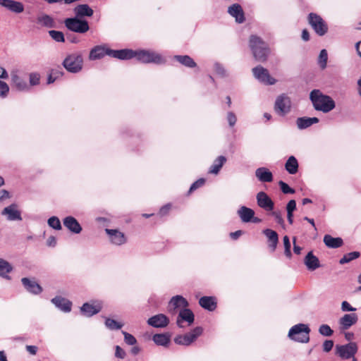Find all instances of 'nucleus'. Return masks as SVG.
I'll use <instances>...</instances> for the list:
<instances>
[{"mask_svg": "<svg viewBox=\"0 0 361 361\" xmlns=\"http://www.w3.org/2000/svg\"><path fill=\"white\" fill-rule=\"evenodd\" d=\"M360 256V253L359 252L355 251L352 252H349L345 254L339 261L341 264H344L345 263H348L353 259L358 258Z\"/></svg>", "mask_w": 361, "mask_h": 361, "instance_id": "79ce46f5", "label": "nucleus"}, {"mask_svg": "<svg viewBox=\"0 0 361 361\" xmlns=\"http://www.w3.org/2000/svg\"><path fill=\"white\" fill-rule=\"evenodd\" d=\"M111 54V57L121 59V60H128L135 57V51L129 49H124L120 50H113L110 51Z\"/></svg>", "mask_w": 361, "mask_h": 361, "instance_id": "393cba45", "label": "nucleus"}, {"mask_svg": "<svg viewBox=\"0 0 361 361\" xmlns=\"http://www.w3.org/2000/svg\"><path fill=\"white\" fill-rule=\"evenodd\" d=\"M188 305L187 300L180 295H176L173 297L169 302V306L173 307V309L178 307H186Z\"/></svg>", "mask_w": 361, "mask_h": 361, "instance_id": "58836bf2", "label": "nucleus"}, {"mask_svg": "<svg viewBox=\"0 0 361 361\" xmlns=\"http://www.w3.org/2000/svg\"><path fill=\"white\" fill-rule=\"evenodd\" d=\"M64 23L68 30L75 32L85 33L90 29L87 21L80 20L78 17L67 18Z\"/></svg>", "mask_w": 361, "mask_h": 361, "instance_id": "6e6552de", "label": "nucleus"}, {"mask_svg": "<svg viewBox=\"0 0 361 361\" xmlns=\"http://www.w3.org/2000/svg\"><path fill=\"white\" fill-rule=\"evenodd\" d=\"M305 264L309 270L314 271L320 267L319 259L313 255L312 252H309L304 259Z\"/></svg>", "mask_w": 361, "mask_h": 361, "instance_id": "cd10ccee", "label": "nucleus"}, {"mask_svg": "<svg viewBox=\"0 0 361 361\" xmlns=\"http://www.w3.org/2000/svg\"><path fill=\"white\" fill-rule=\"evenodd\" d=\"M105 325L110 330H118L123 326V324L109 318L106 319Z\"/></svg>", "mask_w": 361, "mask_h": 361, "instance_id": "a18cd8bd", "label": "nucleus"}, {"mask_svg": "<svg viewBox=\"0 0 361 361\" xmlns=\"http://www.w3.org/2000/svg\"><path fill=\"white\" fill-rule=\"evenodd\" d=\"M356 314H345L339 319L338 323L341 330H347L357 322Z\"/></svg>", "mask_w": 361, "mask_h": 361, "instance_id": "a211bd4d", "label": "nucleus"}, {"mask_svg": "<svg viewBox=\"0 0 361 361\" xmlns=\"http://www.w3.org/2000/svg\"><path fill=\"white\" fill-rule=\"evenodd\" d=\"M256 199L259 207L267 212L273 211L274 203L266 192L262 191L259 192L257 194Z\"/></svg>", "mask_w": 361, "mask_h": 361, "instance_id": "f8f14e48", "label": "nucleus"}, {"mask_svg": "<svg viewBox=\"0 0 361 361\" xmlns=\"http://www.w3.org/2000/svg\"><path fill=\"white\" fill-rule=\"evenodd\" d=\"M13 270L12 266L7 261L0 258V276L10 279L9 276L8 275Z\"/></svg>", "mask_w": 361, "mask_h": 361, "instance_id": "4c0bfd02", "label": "nucleus"}, {"mask_svg": "<svg viewBox=\"0 0 361 361\" xmlns=\"http://www.w3.org/2000/svg\"><path fill=\"white\" fill-rule=\"evenodd\" d=\"M170 209L171 204H166L165 206L162 207L159 210L160 215L164 216L167 214Z\"/></svg>", "mask_w": 361, "mask_h": 361, "instance_id": "338daca9", "label": "nucleus"}, {"mask_svg": "<svg viewBox=\"0 0 361 361\" xmlns=\"http://www.w3.org/2000/svg\"><path fill=\"white\" fill-rule=\"evenodd\" d=\"M324 244L330 248H338L342 246L343 242L341 238H334L330 235H325L324 237Z\"/></svg>", "mask_w": 361, "mask_h": 361, "instance_id": "473e14b6", "label": "nucleus"}, {"mask_svg": "<svg viewBox=\"0 0 361 361\" xmlns=\"http://www.w3.org/2000/svg\"><path fill=\"white\" fill-rule=\"evenodd\" d=\"M47 245L49 247H55L56 245V238L54 236H49L47 240Z\"/></svg>", "mask_w": 361, "mask_h": 361, "instance_id": "69168bd1", "label": "nucleus"}, {"mask_svg": "<svg viewBox=\"0 0 361 361\" xmlns=\"http://www.w3.org/2000/svg\"><path fill=\"white\" fill-rule=\"evenodd\" d=\"M174 59L179 62L183 66L188 68H195L197 64L194 61V60L188 55H176L174 56Z\"/></svg>", "mask_w": 361, "mask_h": 361, "instance_id": "f704fd0d", "label": "nucleus"}, {"mask_svg": "<svg viewBox=\"0 0 361 361\" xmlns=\"http://www.w3.org/2000/svg\"><path fill=\"white\" fill-rule=\"evenodd\" d=\"M319 122V118L317 117H300L296 120L297 127L300 130L305 129L314 123Z\"/></svg>", "mask_w": 361, "mask_h": 361, "instance_id": "c85d7f7f", "label": "nucleus"}, {"mask_svg": "<svg viewBox=\"0 0 361 361\" xmlns=\"http://www.w3.org/2000/svg\"><path fill=\"white\" fill-rule=\"evenodd\" d=\"M0 6L15 13H20L24 11L23 4L14 0H0Z\"/></svg>", "mask_w": 361, "mask_h": 361, "instance_id": "f3484780", "label": "nucleus"}, {"mask_svg": "<svg viewBox=\"0 0 361 361\" xmlns=\"http://www.w3.org/2000/svg\"><path fill=\"white\" fill-rule=\"evenodd\" d=\"M83 59L79 54H72L66 57L63 61V67L71 73H76L82 68Z\"/></svg>", "mask_w": 361, "mask_h": 361, "instance_id": "39448f33", "label": "nucleus"}, {"mask_svg": "<svg viewBox=\"0 0 361 361\" xmlns=\"http://www.w3.org/2000/svg\"><path fill=\"white\" fill-rule=\"evenodd\" d=\"M48 225L55 229V230H61V224L59 219L56 216H51L48 219Z\"/></svg>", "mask_w": 361, "mask_h": 361, "instance_id": "09e8293b", "label": "nucleus"}, {"mask_svg": "<svg viewBox=\"0 0 361 361\" xmlns=\"http://www.w3.org/2000/svg\"><path fill=\"white\" fill-rule=\"evenodd\" d=\"M310 99L315 110L329 113L332 111L336 103L329 95L323 94L319 90H313L310 94Z\"/></svg>", "mask_w": 361, "mask_h": 361, "instance_id": "f257e3e1", "label": "nucleus"}, {"mask_svg": "<svg viewBox=\"0 0 361 361\" xmlns=\"http://www.w3.org/2000/svg\"><path fill=\"white\" fill-rule=\"evenodd\" d=\"M51 302L60 310L64 312L71 311L72 302L61 296H56L51 300Z\"/></svg>", "mask_w": 361, "mask_h": 361, "instance_id": "5701e85b", "label": "nucleus"}, {"mask_svg": "<svg viewBox=\"0 0 361 361\" xmlns=\"http://www.w3.org/2000/svg\"><path fill=\"white\" fill-rule=\"evenodd\" d=\"M334 347V341L331 340H326L323 343V350L324 352H329Z\"/></svg>", "mask_w": 361, "mask_h": 361, "instance_id": "052dcab7", "label": "nucleus"}, {"mask_svg": "<svg viewBox=\"0 0 361 361\" xmlns=\"http://www.w3.org/2000/svg\"><path fill=\"white\" fill-rule=\"evenodd\" d=\"M252 73L256 79L265 85H274L276 80L271 78L267 69L261 66L252 68Z\"/></svg>", "mask_w": 361, "mask_h": 361, "instance_id": "9b49d317", "label": "nucleus"}, {"mask_svg": "<svg viewBox=\"0 0 361 361\" xmlns=\"http://www.w3.org/2000/svg\"><path fill=\"white\" fill-rule=\"evenodd\" d=\"M10 75L12 87L20 92H25L30 90V85L20 75V71L18 70H12L11 71Z\"/></svg>", "mask_w": 361, "mask_h": 361, "instance_id": "9d476101", "label": "nucleus"}, {"mask_svg": "<svg viewBox=\"0 0 361 361\" xmlns=\"http://www.w3.org/2000/svg\"><path fill=\"white\" fill-rule=\"evenodd\" d=\"M9 90L8 85L6 82L0 80V97L3 99L7 97Z\"/></svg>", "mask_w": 361, "mask_h": 361, "instance_id": "8fccbe9b", "label": "nucleus"}, {"mask_svg": "<svg viewBox=\"0 0 361 361\" xmlns=\"http://www.w3.org/2000/svg\"><path fill=\"white\" fill-rule=\"evenodd\" d=\"M49 36L57 42H63L65 41L64 35L62 32L51 30L49 31Z\"/></svg>", "mask_w": 361, "mask_h": 361, "instance_id": "de8ad7c7", "label": "nucleus"}, {"mask_svg": "<svg viewBox=\"0 0 361 361\" xmlns=\"http://www.w3.org/2000/svg\"><path fill=\"white\" fill-rule=\"evenodd\" d=\"M227 120H228L229 126L231 127H233L235 126V124L237 121V118H236L235 115L234 114V113L230 111L227 114Z\"/></svg>", "mask_w": 361, "mask_h": 361, "instance_id": "4d7b16f0", "label": "nucleus"}, {"mask_svg": "<svg viewBox=\"0 0 361 361\" xmlns=\"http://www.w3.org/2000/svg\"><path fill=\"white\" fill-rule=\"evenodd\" d=\"M255 176L261 182L270 183L273 180L272 173L265 167H259L255 171Z\"/></svg>", "mask_w": 361, "mask_h": 361, "instance_id": "a878e982", "label": "nucleus"}, {"mask_svg": "<svg viewBox=\"0 0 361 361\" xmlns=\"http://www.w3.org/2000/svg\"><path fill=\"white\" fill-rule=\"evenodd\" d=\"M65 227H66L71 232L78 234L82 231V227L79 222L73 216H69L63 220Z\"/></svg>", "mask_w": 361, "mask_h": 361, "instance_id": "b1692460", "label": "nucleus"}, {"mask_svg": "<svg viewBox=\"0 0 361 361\" xmlns=\"http://www.w3.org/2000/svg\"><path fill=\"white\" fill-rule=\"evenodd\" d=\"M21 282L27 291L30 293L38 295L42 292V288L34 279L23 278Z\"/></svg>", "mask_w": 361, "mask_h": 361, "instance_id": "aec40b11", "label": "nucleus"}, {"mask_svg": "<svg viewBox=\"0 0 361 361\" xmlns=\"http://www.w3.org/2000/svg\"><path fill=\"white\" fill-rule=\"evenodd\" d=\"M308 22L318 35L323 36L327 32L328 26L319 15L314 13H310Z\"/></svg>", "mask_w": 361, "mask_h": 361, "instance_id": "423d86ee", "label": "nucleus"}, {"mask_svg": "<svg viewBox=\"0 0 361 361\" xmlns=\"http://www.w3.org/2000/svg\"><path fill=\"white\" fill-rule=\"evenodd\" d=\"M194 319L195 317L193 312L190 309L183 307L178 313L176 324L178 327L183 328V322H188V326H190L194 322Z\"/></svg>", "mask_w": 361, "mask_h": 361, "instance_id": "4468645a", "label": "nucleus"}, {"mask_svg": "<svg viewBox=\"0 0 361 361\" xmlns=\"http://www.w3.org/2000/svg\"><path fill=\"white\" fill-rule=\"evenodd\" d=\"M154 342L158 345L166 346L170 341L169 336L164 334H157L153 336Z\"/></svg>", "mask_w": 361, "mask_h": 361, "instance_id": "ea45409f", "label": "nucleus"}, {"mask_svg": "<svg viewBox=\"0 0 361 361\" xmlns=\"http://www.w3.org/2000/svg\"><path fill=\"white\" fill-rule=\"evenodd\" d=\"M319 332L324 336H331L334 331L328 324H322L319 328Z\"/></svg>", "mask_w": 361, "mask_h": 361, "instance_id": "3c124183", "label": "nucleus"}, {"mask_svg": "<svg viewBox=\"0 0 361 361\" xmlns=\"http://www.w3.org/2000/svg\"><path fill=\"white\" fill-rule=\"evenodd\" d=\"M102 304L100 301H94L92 302H85L80 307L81 312L87 316L92 317L101 311Z\"/></svg>", "mask_w": 361, "mask_h": 361, "instance_id": "ddd939ff", "label": "nucleus"}, {"mask_svg": "<svg viewBox=\"0 0 361 361\" xmlns=\"http://www.w3.org/2000/svg\"><path fill=\"white\" fill-rule=\"evenodd\" d=\"M357 351V345L355 342H350L345 345H337L336 353L342 359L348 360L354 357Z\"/></svg>", "mask_w": 361, "mask_h": 361, "instance_id": "1a4fd4ad", "label": "nucleus"}, {"mask_svg": "<svg viewBox=\"0 0 361 361\" xmlns=\"http://www.w3.org/2000/svg\"><path fill=\"white\" fill-rule=\"evenodd\" d=\"M249 46L252 50L254 58L260 62L267 60L269 54L268 45L259 37L252 35L250 38Z\"/></svg>", "mask_w": 361, "mask_h": 361, "instance_id": "f03ea898", "label": "nucleus"}, {"mask_svg": "<svg viewBox=\"0 0 361 361\" xmlns=\"http://www.w3.org/2000/svg\"><path fill=\"white\" fill-rule=\"evenodd\" d=\"M1 215L6 216L8 221H21V212L18 209L16 204H11V205L5 207L2 212Z\"/></svg>", "mask_w": 361, "mask_h": 361, "instance_id": "2eb2a0df", "label": "nucleus"}, {"mask_svg": "<svg viewBox=\"0 0 361 361\" xmlns=\"http://www.w3.org/2000/svg\"><path fill=\"white\" fill-rule=\"evenodd\" d=\"M215 71L216 72L221 75H226V70L219 63H216L214 65Z\"/></svg>", "mask_w": 361, "mask_h": 361, "instance_id": "0e129e2a", "label": "nucleus"}, {"mask_svg": "<svg viewBox=\"0 0 361 361\" xmlns=\"http://www.w3.org/2000/svg\"><path fill=\"white\" fill-rule=\"evenodd\" d=\"M237 213L241 221L245 223L250 222L255 216L254 210L245 206L240 207Z\"/></svg>", "mask_w": 361, "mask_h": 361, "instance_id": "bb28decb", "label": "nucleus"}, {"mask_svg": "<svg viewBox=\"0 0 361 361\" xmlns=\"http://www.w3.org/2000/svg\"><path fill=\"white\" fill-rule=\"evenodd\" d=\"M285 169L290 174H295L298 171V162L294 156H290L285 164Z\"/></svg>", "mask_w": 361, "mask_h": 361, "instance_id": "c9c22d12", "label": "nucleus"}, {"mask_svg": "<svg viewBox=\"0 0 361 361\" xmlns=\"http://www.w3.org/2000/svg\"><path fill=\"white\" fill-rule=\"evenodd\" d=\"M205 183V179L204 178H200L195 182H194L189 190V192H192V191L197 190V188L202 187Z\"/></svg>", "mask_w": 361, "mask_h": 361, "instance_id": "5fc2aeb1", "label": "nucleus"}, {"mask_svg": "<svg viewBox=\"0 0 361 361\" xmlns=\"http://www.w3.org/2000/svg\"><path fill=\"white\" fill-rule=\"evenodd\" d=\"M341 310L343 312H354L355 308L353 307L347 301H343L341 303Z\"/></svg>", "mask_w": 361, "mask_h": 361, "instance_id": "680f3d73", "label": "nucleus"}, {"mask_svg": "<svg viewBox=\"0 0 361 361\" xmlns=\"http://www.w3.org/2000/svg\"><path fill=\"white\" fill-rule=\"evenodd\" d=\"M124 336L125 342L130 345H135L137 343L136 338L130 334L126 331L122 332Z\"/></svg>", "mask_w": 361, "mask_h": 361, "instance_id": "864d4df0", "label": "nucleus"}, {"mask_svg": "<svg viewBox=\"0 0 361 361\" xmlns=\"http://www.w3.org/2000/svg\"><path fill=\"white\" fill-rule=\"evenodd\" d=\"M228 13L235 18V21L242 23L245 21V15L242 6L239 4H233L228 8Z\"/></svg>", "mask_w": 361, "mask_h": 361, "instance_id": "4be33fe9", "label": "nucleus"}, {"mask_svg": "<svg viewBox=\"0 0 361 361\" xmlns=\"http://www.w3.org/2000/svg\"><path fill=\"white\" fill-rule=\"evenodd\" d=\"M279 185L280 186V188L281 190V191L284 193V194H293L295 193V190L291 188L286 183L282 181V180H280L279 182Z\"/></svg>", "mask_w": 361, "mask_h": 361, "instance_id": "603ef678", "label": "nucleus"}, {"mask_svg": "<svg viewBox=\"0 0 361 361\" xmlns=\"http://www.w3.org/2000/svg\"><path fill=\"white\" fill-rule=\"evenodd\" d=\"M126 353L119 345L115 347V356L119 359H124Z\"/></svg>", "mask_w": 361, "mask_h": 361, "instance_id": "6e6d98bb", "label": "nucleus"}, {"mask_svg": "<svg viewBox=\"0 0 361 361\" xmlns=\"http://www.w3.org/2000/svg\"><path fill=\"white\" fill-rule=\"evenodd\" d=\"M310 329L307 324H298L292 326L288 337L295 342L307 343L310 341Z\"/></svg>", "mask_w": 361, "mask_h": 361, "instance_id": "7ed1b4c3", "label": "nucleus"}, {"mask_svg": "<svg viewBox=\"0 0 361 361\" xmlns=\"http://www.w3.org/2000/svg\"><path fill=\"white\" fill-rule=\"evenodd\" d=\"M74 13L78 18L90 17L93 15V10L87 4H80L74 8Z\"/></svg>", "mask_w": 361, "mask_h": 361, "instance_id": "c756f323", "label": "nucleus"}, {"mask_svg": "<svg viewBox=\"0 0 361 361\" xmlns=\"http://www.w3.org/2000/svg\"><path fill=\"white\" fill-rule=\"evenodd\" d=\"M29 78L30 85H36L39 82V75L37 73H30Z\"/></svg>", "mask_w": 361, "mask_h": 361, "instance_id": "13d9d810", "label": "nucleus"}, {"mask_svg": "<svg viewBox=\"0 0 361 361\" xmlns=\"http://www.w3.org/2000/svg\"><path fill=\"white\" fill-rule=\"evenodd\" d=\"M105 232L109 236L110 241L116 245H121L126 243V238L123 233L117 229L106 228Z\"/></svg>", "mask_w": 361, "mask_h": 361, "instance_id": "dca6fc26", "label": "nucleus"}, {"mask_svg": "<svg viewBox=\"0 0 361 361\" xmlns=\"http://www.w3.org/2000/svg\"><path fill=\"white\" fill-rule=\"evenodd\" d=\"M174 342L176 344L181 345H185V346H188L190 344H192L191 341L190 340L188 336L186 335V334H183V335H178V336H176L174 338Z\"/></svg>", "mask_w": 361, "mask_h": 361, "instance_id": "49530a36", "label": "nucleus"}, {"mask_svg": "<svg viewBox=\"0 0 361 361\" xmlns=\"http://www.w3.org/2000/svg\"><path fill=\"white\" fill-rule=\"evenodd\" d=\"M271 212V215L274 217L276 222L283 226L284 225V220L282 218L281 213L279 212Z\"/></svg>", "mask_w": 361, "mask_h": 361, "instance_id": "bf43d9fd", "label": "nucleus"}, {"mask_svg": "<svg viewBox=\"0 0 361 361\" xmlns=\"http://www.w3.org/2000/svg\"><path fill=\"white\" fill-rule=\"evenodd\" d=\"M226 158L224 156H219L211 166L209 173L212 174H218L222 168L223 165L226 163Z\"/></svg>", "mask_w": 361, "mask_h": 361, "instance_id": "72a5a7b5", "label": "nucleus"}, {"mask_svg": "<svg viewBox=\"0 0 361 361\" xmlns=\"http://www.w3.org/2000/svg\"><path fill=\"white\" fill-rule=\"evenodd\" d=\"M263 233L269 240V247L273 251L275 250L279 242V236L277 233L271 229L267 228L263 231Z\"/></svg>", "mask_w": 361, "mask_h": 361, "instance_id": "2f4dec72", "label": "nucleus"}, {"mask_svg": "<svg viewBox=\"0 0 361 361\" xmlns=\"http://www.w3.org/2000/svg\"><path fill=\"white\" fill-rule=\"evenodd\" d=\"M328 60V54L326 49L321 50L318 57V64L324 70L326 67Z\"/></svg>", "mask_w": 361, "mask_h": 361, "instance_id": "c03bdc74", "label": "nucleus"}, {"mask_svg": "<svg viewBox=\"0 0 361 361\" xmlns=\"http://www.w3.org/2000/svg\"><path fill=\"white\" fill-rule=\"evenodd\" d=\"M199 304L202 307L209 311H213L216 307V302L214 297H202L199 300Z\"/></svg>", "mask_w": 361, "mask_h": 361, "instance_id": "7c9ffc66", "label": "nucleus"}, {"mask_svg": "<svg viewBox=\"0 0 361 361\" xmlns=\"http://www.w3.org/2000/svg\"><path fill=\"white\" fill-rule=\"evenodd\" d=\"M63 75V71L61 68L58 69H52L50 71V73L49 74L48 78H47V83L51 84L55 82L56 80L62 77Z\"/></svg>", "mask_w": 361, "mask_h": 361, "instance_id": "a19ab883", "label": "nucleus"}, {"mask_svg": "<svg viewBox=\"0 0 361 361\" xmlns=\"http://www.w3.org/2000/svg\"><path fill=\"white\" fill-rule=\"evenodd\" d=\"M110 51H111V49L106 48L105 46H96L91 49L89 59L90 60H97L103 58L105 55L111 56Z\"/></svg>", "mask_w": 361, "mask_h": 361, "instance_id": "6ab92c4d", "label": "nucleus"}, {"mask_svg": "<svg viewBox=\"0 0 361 361\" xmlns=\"http://www.w3.org/2000/svg\"><path fill=\"white\" fill-rule=\"evenodd\" d=\"M296 209V202L294 200H290L286 205L287 212L293 213Z\"/></svg>", "mask_w": 361, "mask_h": 361, "instance_id": "e2e57ef3", "label": "nucleus"}, {"mask_svg": "<svg viewBox=\"0 0 361 361\" xmlns=\"http://www.w3.org/2000/svg\"><path fill=\"white\" fill-rule=\"evenodd\" d=\"M37 23L41 25L52 28L56 27V23L54 19L49 15L44 14L37 17Z\"/></svg>", "mask_w": 361, "mask_h": 361, "instance_id": "e433bc0d", "label": "nucleus"}, {"mask_svg": "<svg viewBox=\"0 0 361 361\" xmlns=\"http://www.w3.org/2000/svg\"><path fill=\"white\" fill-rule=\"evenodd\" d=\"M290 98L285 94L278 96L274 104L275 111L280 116H284L288 114L290 111Z\"/></svg>", "mask_w": 361, "mask_h": 361, "instance_id": "0eeeda50", "label": "nucleus"}, {"mask_svg": "<svg viewBox=\"0 0 361 361\" xmlns=\"http://www.w3.org/2000/svg\"><path fill=\"white\" fill-rule=\"evenodd\" d=\"M202 332L203 329L200 326H197L190 332L187 333L186 335L191 341V343H192L200 336L202 335Z\"/></svg>", "mask_w": 361, "mask_h": 361, "instance_id": "37998d69", "label": "nucleus"}, {"mask_svg": "<svg viewBox=\"0 0 361 361\" xmlns=\"http://www.w3.org/2000/svg\"><path fill=\"white\" fill-rule=\"evenodd\" d=\"M135 57L138 61L144 63L162 64L166 62L161 54L152 50L141 49L135 51Z\"/></svg>", "mask_w": 361, "mask_h": 361, "instance_id": "20e7f679", "label": "nucleus"}, {"mask_svg": "<svg viewBox=\"0 0 361 361\" xmlns=\"http://www.w3.org/2000/svg\"><path fill=\"white\" fill-rule=\"evenodd\" d=\"M169 323L168 317L163 314H159L150 317L147 320V324L155 328L166 327Z\"/></svg>", "mask_w": 361, "mask_h": 361, "instance_id": "412c9836", "label": "nucleus"}, {"mask_svg": "<svg viewBox=\"0 0 361 361\" xmlns=\"http://www.w3.org/2000/svg\"><path fill=\"white\" fill-rule=\"evenodd\" d=\"M243 234V231L241 230L236 231L235 232H232L230 233V237L233 240H237L241 235Z\"/></svg>", "mask_w": 361, "mask_h": 361, "instance_id": "774afa93", "label": "nucleus"}]
</instances>
